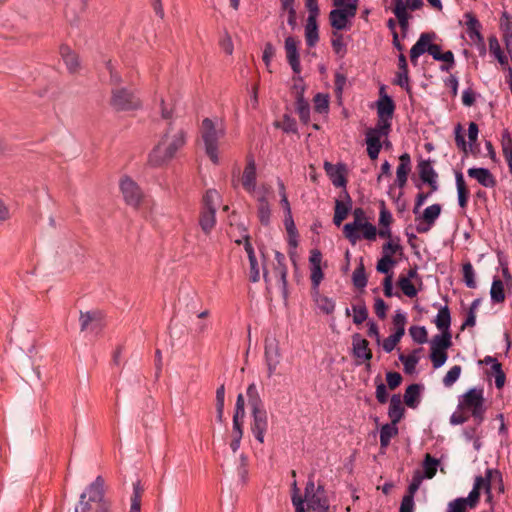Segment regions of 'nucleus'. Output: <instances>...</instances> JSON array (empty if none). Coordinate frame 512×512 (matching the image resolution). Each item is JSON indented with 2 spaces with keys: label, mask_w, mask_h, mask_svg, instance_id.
<instances>
[{
  "label": "nucleus",
  "mask_w": 512,
  "mask_h": 512,
  "mask_svg": "<svg viewBox=\"0 0 512 512\" xmlns=\"http://www.w3.org/2000/svg\"><path fill=\"white\" fill-rule=\"evenodd\" d=\"M74 512H111V501L105 497V480L102 476H97L87 486Z\"/></svg>",
  "instance_id": "f257e3e1"
},
{
  "label": "nucleus",
  "mask_w": 512,
  "mask_h": 512,
  "mask_svg": "<svg viewBox=\"0 0 512 512\" xmlns=\"http://www.w3.org/2000/svg\"><path fill=\"white\" fill-rule=\"evenodd\" d=\"M186 142V133L178 130L171 134V125L162 136L158 144L149 154L148 163L153 167H159L168 163L176 152L184 146Z\"/></svg>",
  "instance_id": "f03ea898"
},
{
  "label": "nucleus",
  "mask_w": 512,
  "mask_h": 512,
  "mask_svg": "<svg viewBox=\"0 0 512 512\" xmlns=\"http://www.w3.org/2000/svg\"><path fill=\"white\" fill-rule=\"evenodd\" d=\"M201 135L205 144L206 154L214 164H217L219 161L218 140L225 135L222 122H214L210 118L203 119Z\"/></svg>",
  "instance_id": "7ed1b4c3"
},
{
  "label": "nucleus",
  "mask_w": 512,
  "mask_h": 512,
  "mask_svg": "<svg viewBox=\"0 0 512 512\" xmlns=\"http://www.w3.org/2000/svg\"><path fill=\"white\" fill-rule=\"evenodd\" d=\"M333 5L336 8L329 14L331 26L337 31L348 29L350 19L357 13L358 0H333Z\"/></svg>",
  "instance_id": "20e7f679"
},
{
  "label": "nucleus",
  "mask_w": 512,
  "mask_h": 512,
  "mask_svg": "<svg viewBox=\"0 0 512 512\" xmlns=\"http://www.w3.org/2000/svg\"><path fill=\"white\" fill-rule=\"evenodd\" d=\"M484 401L483 390L471 388L461 396L458 408L471 411L476 423L481 424L484 421V414L486 411Z\"/></svg>",
  "instance_id": "39448f33"
},
{
  "label": "nucleus",
  "mask_w": 512,
  "mask_h": 512,
  "mask_svg": "<svg viewBox=\"0 0 512 512\" xmlns=\"http://www.w3.org/2000/svg\"><path fill=\"white\" fill-rule=\"evenodd\" d=\"M111 104L116 110H133L140 106L139 99L125 88L112 92Z\"/></svg>",
  "instance_id": "423d86ee"
},
{
  "label": "nucleus",
  "mask_w": 512,
  "mask_h": 512,
  "mask_svg": "<svg viewBox=\"0 0 512 512\" xmlns=\"http://www.w3.org/2000/svg\"><path fill=\"white\" fill-rule=\"evenodd\" d=\"M251 432L261 444L264 443L265 433L268 429V415L264 407L251 409Z\"/></svg>",
  "instance_id": "0eeeda50"
},
{
  "label": "nucleus",
  "mask_w": 512,
  "mask_h": 512,
  "mask_svg": "<svg viewBox=\"0 0 512 512\" xmlns=\"http://www.w3.org/2000/svg\"><path fill=\"white\" fill-rule=\"evenodd\" d=\"M265 362L267 365L268 377H272L280 363L281 353L279 343L275 337L265 339Z\"/></svg>",
  "instance_id": "6e6552de"
},
{
  "label": "nucleus",
  "mask_w": 512,
  "mask_h": 512,
  "mask_svg": "<svg viewBox=\"0 0 512 512\" xmlns=\"http://www.w3.org/2000/svg\"><path fill=\"white\" fill-rule=\"evenodd\" d=\"M125 202L133 207H138L143 199V192L136 182L129 177H124L120 182Z\"/></svg>",
  "instance_id": "1a4fd4ad"
},
{
  "label": "nucleus",
  "mask_w": 512,
  "mask_h": 512,
  "mask_svg": "<svg viewBox=\"0 0 512 512\" xmlns=\"http://www.w3.org/2000/svg\"><path fill=\"white\" fill-rule=\"evenodd\" d=\"M81 331L99 333L103 328V315L99 310L80 312L79 317Z\"/></svg>",
  "instance_id": "9d476101"
},
{
  "label": "nucleus",
  "mask_w": 512,
  "mask_h": 512,
  "mask_svg": "<svg viewBox=\"0 0 512 512\" xmlns=\"http://www.w3.org/2000/svg\"><path fill=\"white\" fill-rule=\"evenodd\" d=\"M353 222L346 223L343 227L344 236L351 242V244H356V242L360 239V234L358 230L364 225L366 221L365 212L362 208H356L353 211Z\"/></svg>",
  "instance_id": "9b49d317"
},
{
  "label": "nucleus",
  "mask_w": 512,
  "mask_h": 512,
  "mask_svg": "<svg viewBox=\"0 0 512 512\" xmlns=\"http://www.w3.org/2000/svg\"><path fill=\"white\" fill-rule=\"evenodd\" d=\"M436 38V34L434 32L431 33H422L418 38L417 42L412 46L410 50V61L416 66L418 64V58L424 53L429 52V46Z\"/></svg>",
  "instance_id": "f8f14e48"
},
{
  "label": "nucleus",
  "mask_w": 512,
  "mask_h": 512,
  "mask_svg": "<svg viewBox=\"0 0 512 512\" xmlns=\"http://www.w3.org/2000/svg\"><path fill=\"white\" fill-rule=\"evenodd\" d=\"M285 51L287 61L293 72L299 74L301 72V65L299 60L298 41L294 37L288 36L285 39Z\"/></svg>",
  "instance_id": "ddd939ff"
},
{
  "label": "nucleus",
  "mask_w": 512,
  "mask_h": 512,
  "mask_svg": "<svg viewBox=\"0 0 512 512\" xmlns=\"http://www.w3.org/2000/svg\"><path fill=\"white\" fill-rule=\"evenodd\" d=\"M241 181L243 188L248 193L256 192V164L253 157L247 159Z\"/></svg>",
  "instance_id": "4468645a"
},
{
  "label": "nucleus",
  "mask_w": 512,
  "mask_h": 512,
  "mask_svg": "<svg viewBox=\"0 0 512 512\" xmlns=\"http://www.w3.org/2000/svg\"><path fill=\"white\" fill-rule=\"evenodd\" d=\"M467 174L470 178L475 179L480 185L486 188H493L497 182L494 175L487 168H469Z\"/></svg>",
  "instance_id": "2eb2a0df"
},
{
  "label": "nucleus",
  "mask_w": 512,
  "mask_h": 512,
  "mask_svg": "<svg viewBox=\"0 0 512 512\" xmlns=\"http://www.w3.org/2000/svg\"><path fill=\"white\" fill-rule=\"evenodd\" d=\"M419 176L424 183L430 185L432 191H436L438 189L437 185V173L432 167V163L430 160H421L418 163Z\"/></svg>",
  "instance_id": "dca6fc26"
},
{
  "label": "nucleus",
  "mask_w": 512,
  "mask_h": 512,
  "mask_svg": "<svg viewBox=\"0 0 512 512\" xmlns=\"http://www.w3.org/2000/svg\"><path fill=\"white\" fill-rule=\"evenodd\" d=\"M344 198L342 200L335 201V212L333 222L336 226H340L341 223L346 219L349 211L352 208V200L348 192L344 190Z\"/></svg>",
  "instance_id": "f3484780"
},
{
  "label": "nucleus",
  "mask_w": 512,
  "mask_h": 512,
  "mask_svg": "<svg viewBox=\"0 0 512 512\" xmlns=\"http://www.w3.org/2000/svg\"><path fill=\"white\" fill-rule=\"evenodd\" d=\"M369 343L359 333L352 336L353 355L364 361L372 359V352L368 347Z\"/></svg>",
  "instance_id": "a211bd4d"
},
{
  "label": "nucleus",
  "mask_w": 512,
  "mask_h": 512,
  "mask_svg": "<svg viewBox=\"0 0 512 512\" xmlns=\"http://www.w3.org/2000/svg\"><path fill=\"white\" fill-rule=\"evenodd\" d=\"M399 165L396 170V184L403 188L407 183L408 174L411 171V158L408 153H403L399 157Z\"/></svg>",
  "instance_id": "6ab92c4d"
},
{
  "label": "nucleus",
  "mask_w": 512,
  "mask_h": 512,
  "mask_svg": "<svg viewBox=\"0 0 512 512\" xmlns=\"http://www.w3.org/2000/svg\"><path fill=\"white\" fill-rule=\"evenodd\" d=\"M464 17L466 19L467 34L469 38L475 43H482L483 36L480 32L482 25L479 20L471 12L465 13Z\"/></svg>",
  "instance_id": "aec40b11"
},
{
  "label": "nucleus",
  "mask_w": 512,
  "mask_h": 512,
  "mask_svg": "<svg viewBox=\"0 0 512 512\" xmlns=\"http://www.w3.org/2000/svg\"><path fill=\"white\" fill-rule=\"evenodd\" d=\"M395 103L390 96L383 94L377 101V117L392 121Z\"/></svg>",
  "instance_id": "412c9836"
},
{
  "label": "nucleus",
  "mask_w": 512,
  "mask_h": 512,
  "mask_svg": "<svg viewBox=\"0 0 512 512\" xmlns=\"http://www.w3.org/2000/svg\"><path fill=\"white\" fill-rule=\"evenodd\" d=\"M60 55L69 73L74 74L78 72L80 68L79 57L74 51L71 50L70 47L62 45L60 47Z\"/></svg>",
  "instance_id": "4be33fe9"
},
{
  "label": "nucleus",
  "mask_w": 512,
  "mask_h": 512,
  "mask_svg": "<svg viewBox=\"0 0 512 512\" xmlns=\"http://www.w3.org/2000/svg\"><path fill=\"white\" fill-rule=\"evenodd\" d=\"M326 173L329 175L332 183L336 187H345L346 186V178H345V169L343 166H335L331 163L326 162L325 165Z\"/></svg>",
  "instance_id": "5701e85b"
},
{
  "label": "nucleus",
  "mask_w": 512,
  "mask_h": 512,
  "mask_svg": "<svg viewBox=\"0 0 512 512\" xmlns=\"http://www.w3.org/2000/svg\"><path fill=\"white\" fill-rule=\"evenodd\" d=\"M484 483H489L490 487H495L498 493L502 494L505 491L503 477L498 469L487 468L485 476H483Z\"/></svg>",
  "instance_id": "b1692460"
},
{
  "label": "nucleus",
  "mask_w": 512,
  "mask_h": 512,
  "mask_svg": "<svg viewBox=\"0 0 512 512\" xmlns=\"http://www.w3.org/2000/svg\"><path fill=\"white\" fill-rule=\"evenodd\" d=\"M309 509L315 512H329V502L326 494L315 493L306 498Z\"/></svg>",
  "instance_id": "393cba45"
},
{
  "label": "nucleus",
  "mask_w": 512,
  "mask_h": 512,
  "mask_svg": "<svg viewBox=\"0 0 512 512\" xmlns=\"http://www.w3.org/2000/svg\"><path fill=\"white\" fill-rule=\"evenodd\" d=\"M404 407L399 395H393L390 399L388 416L394 423H399L404 416Z\"/></svg>",
  "instance_id": "a878e982"
},
{
  "label": "nucleus",
  "mask_w": 512,
  "mask_h": 512,
  "mask_svg": "<svg viewBox=\"0 0 512 512\" xmlns=\"http://www.w3.org/2000/svg\"><path fill=\"white\" fill-rule=\"evenodd\" d=\"M455 180H456L458 204L462 209H465L467 207V203H468L469 190L466 186L463 174L461 172H456Z\"/></svg>",
  "instance_id": "bb28decb"
},
{
  "label": "nucleus",
  "mask_w": 512,
  "mask_h": 512,
  "mask_svg": "<svg viewBox=\"0 0 512 512\" xmlns=\"http://www.w3.org/2000/svg\"><path fill=\"white\" fill-rule=\"evenodd\" d=\"M216 224V211L201 210L199 216V225L201 230L206 234H210Z\"/></svg>",
  "instance_id": "cd10ccee"
},
{
  "label": "nucleus",
  "mask_w": 512,
  "mask_h": 512,
  "mask_svg": "<svg viewBox=\"0 0 512 512\" xmlns=\"http://www.w3.org/2000/svg\"><path fill=\"white\" fill-rule=\"evenodd\" d=\"M305 38L309 47H314L319 40L317 19H314L313 16L307 18Z\"/></svg>",
  "instance_id": "c85d7f7f"
},
{
  "label": "nucleus",
  "mask_w": 512,
  "mask_h": 512,
  "mask_svg": "<svg viewBox=\"0 0 512 512\" xmlns=\"http://www.w3.org/2000/svg\"><path fill=\"white\" fill-rule=\"evenodd\" d=\"M430 349L446 351L452 346V335L450 331L441 332L435 335L430 341Z\"/></svg>",
  "instance_id": "c756f323"
},
{
  "label": "nucleus",
  "mask_w": 512,
  "mask_h": 512,
  "mask_svg": "<svg viewBox=\"0 0 512 512\" xmlns=\"http://www.w3.org/2000/svg\"><path fill=\"white\" fill-rule=\"evenodd\" d=\"M391 130V120L377 118L375 127L369 128L366 131V136H373L381 139V137H387Z\"/></svg>",
  "instance_id": "7c9ffc66"
},
{
  "label": "nucleus",
  "mask_w": 512,
  "mask_h": 512,
  "mask_svg": "<svg viewBox=\"0 0 512 512\" xmlns=\"http://www.w3.org/2000/svg\"><path fill=\"white\" fill-rule=\"evenodd\" d=\"M394 7L393 13L395 14L399 25L403 32H406L409 27V14L405 11V7L403 5V0H393Z\"/></svg>",
  "instance_id": "2f4dec72"
},
{
  "label": "nucleus",
  "mask_w": 512,
  "mask_h": 512,
  "mask_svg": "<svg viewBox=\"0 0 512 512\" xmlns=\"http://www.w3.org/2000/svg\"><path fill=\"white\" fill-rule=\"evenodd\" d=\"M398 423L384 424L380 429V445L381 448H386L390 444L391 439L398 434Z\"/></svg>",
  "instance_id": "473e14b6"
},
{
  "label": "nucleus",
  "mask_w": 512,
  "mask_h": 512,
  "mask_svg": "<svg viewBox=\"0 0 512 512\" xmlns=\"http://www.w3.org/2000/svg\"><path fill=\"white\" fill-rule=\"evenodd\" d=\"M258 201V218L263 225L270 223L271 210L265 192L257 197Z\"/></svg>",
  "instance_id": "72a5a7b5"
},
{
  "label": "nucleus",
  "mask_w": 512,
  "mask_h": 512,
  "mask_svg": "<svg viewBox=\"0 0 512 512\" xmlns=\"http://www.w3.org/2000/svg\"><path fill=\"white\" fill-rule=\"evenodd\" d=\"M484 484L483 476L475 477L472 490L468 497L464 498L470 508H475L477 506L480 498V490L483 489Z\"/></svg>",
  "instance_id": "f704fd0d"
},
{
  "label": "nucleus",
  "mask_w": 512,
  "mask_h": 512,
  "mask_svg": "<svg viewBox=\"0 0 512 512\" xmlns=\"http://www.w3.org/2000/svg\"><path fill=\"white\" fill-rule=\"evenodd\" d=\"M436 327L441 331H450L451 315L447 305L441 307L435 319Z\"/></svg>",
  "instance_id": "c9c22d12"
},
{
  "label": "nucleus",
  "mask_w": 512,
  "mask_h": 512,
  "mask_svg": "<svg viewBox=\"0 0 512 512\" xmlns=\"http://www.w3.org/2000/svg\"><path fill=\"white\" fill-rule=\"evenodd\" d=\"M421 385L411 384L409 385L404 394V402L410 408H416L418 406V399L420 397Z\"/></svg>",
  "instance_id": "e433bc0d"
},
{
  "label": "nucleus",
  "mask_w": 512,
  "mask_h": 512,
  "mask_svg": "<svg viewBox=\"0 0 512 512\" xmlns=\"http://www.w3.org/2000/svg\"><path fill=\"white\" fill-rule=\"evenodd\" d=\"M489 51L502 66H508V59L504 55L500 43L495 35L489 37Z\"/></svg>",
  "instance_id": "4c0bfd02"
},
{
  "label": "nucleus",
  "mask_w": 512,
  "mask_h": 512,
  "mask_svg": "<svg viewBox=\"0 0 512 512\" xmlns=\"http://www.w3.org/2000/svg\"><path fill=\"white\" fill-rule=\"evenodd\" d=\"M421 349H416L413 351V353L409 354V355H404V354H400L399 355V360L403 363L404 365V371L408 374H412L415 369H416V365L418 364L419 362V357L416 355Z\"/></svg>",
  "instance_id": "58836bf2"
},
{
  "label": "nucleus",
  "mask_w": 512,
  "mask_h": 512,
  "mask_svg": "<svg viewBox=\"0 0 512 512\" xmlns=\"http://www.w3.org/2000/svg\"><path fill=\"white\" fill-rule=\"evenodd\" d=\"M273 270L275 273V276L279 278V283L283 292L284 297L287 296V275H288V269L286 266V263H274Z\"/></svg>",
  "instance_id": "ea45409f"
},
{
  "label": "nucleus",
  "mask_w": 512,
  "mask_h": 512,
  "mask_svg": "<svg viewBox=\"0 0 512 512\" xmlns=\"http://www.w3.org/2000/svg\"><path fill=\"white\" fill-rule=\"evenodd\" d=\"M295 108L300 117V120L304 124H308L310 120V106L308 101L304 97L299 95L295 102Z\"/></svg>",
  "instance_id": "a19ab883"
},
{
  "label": "nucleus",
  "mask_w": 512,
  "mask_h": 512,
  "mask_svg": "<svg viewBox=\"0 0 512 512\" xmlns=\"http://www.w3.org/2000/svg\"><path fill=\"white\" fill-rule=\"evenodd\" d=\"M439 465V460L432 457L430 454H426L423 460V469H424V478L432 479L437 472V466Z\"/></svg>",
  "instance_id": "79ce46f5"
},
{
  "label": "nucleus",
  "mask_w": 512,
  "mask_h": 512,
  "mask_svg": "<svg viewBox=\"0 0 512 512\" xmlns=\"http://www.w3.org/2000/svg\"><path fill=\"white\" fill-rule=\"evenodd\" d=\"M490 296L494 303H501L505 300L504 284L500 279L494 278L490 289Z\"/></svg>",
  "instance_id": "37998d69"
},
{
  "label": "nucleus",
  "mask_w": 512,
  "mask_h": 512,
  "mask_svg": "<svg viewBox=\"0 0 512 512\" xmlns=\"http://www.w3.org/2000/svg\"><path fill=\"white\" fill-rule=\"evenodd\" d=\"M224 401L225 386L222 384L216 390V419L220 423L224 421Z\"/></svg>",
  "instance_id": "c03bdc74"
},
{
  "label": "nucleus",
  "mask_w": 512,
  "mask_h": 512,
  "mask_svg": "<svg viewBox=\"0 0 512 512\" xmlns=\"http://www.w3.org/2000/svg\"><path fill=\"white\" fill-rule=\"evenodd\" d=\"M366 144L368 156L372 160L377 159L382 148L381 139L373 136H366Z\"/></svg>",
  "instance_id": "a18cd8bd"
},
{
  "label": "nucleus",
  "mask_w": 512,
  "mask_h": 512,
  "mask_svg": "<svg viewBox=\"0 0 512 512\" xmlns=\"http://www.w3.org/2000/svg\"><path fill=\"white\" fill-rule=\"evenodd\" d=\"M441 213V205L440 204H432L428 206L423 214H422V220L426 224L434 225L435 221L439 217Z\"/></svg>",
  "instance_id": "49530a36"
},
{
  "label": "nucleus",
  "mask_w": 512,
  "mask_h": 512,
  "mask_svg": "<svg viewBox=\"0 0 512 512\" xmlns=\"http://www.w3.org/2000/svg\"><path fill=\"white\" fill-rule=\"evenodd\" d=\"M463 281L468 288L474 289L477 284L475 281V271L470 262H466L462 266Z\"/></svg>",
  "instance_id": "de8ad7c7"
},
{
  "label": "nucleus",
  "mask_w": 512,
  "mask_h": 512,
  "mask_svg": "<svg viewBox=\"0 0 512 512\" xmlns=\"http://www.w3.org/2000/svg\"><path fill=\"white\" fill-rule=\"evenodd\" d=\"M352 281L356 288L363 289L367 285V277L363 263L354 270Z\"/></svg>",
  "instance_id": "09e8293b"
},
{
  "label": "nucleus",
  "mask_w": 512,
  "mask_h": 512,
  "mask_svg": "<svg viewBox=\"0 0 512 512\" xmlns=\"http://www.w3.org/2000/svg\"><path fill=\"white\" fill-rule=\"evenodd\" d=\"M399 288L403 292L404 295H406L409 298H414L417 296V289L412 284L411 280L409 278H405L404 276H400L397 282Z\"/></svg>",
  "instance_id": "8fccbe9b"
},
{
  "label": "nucleus",
  "mask_w": 512,
  "mask_h": 512,
  "mask_svg": "<svg viewBox=\"0 0 512 512\" xmlns=\"http://www.w3.org/2000/svg\"><path fill=\"white\" fill-rule=\"evenodd\" d=\"M218 200H219L218 192L216 190H208L203 197L202 210L216 211Z\"/></svg>",
  "instance_id": "3c124183"
},
{
  "label": "nucleus",
  "mask_w": 512,
  "mask_h": 512,
  "mask_svg": "<svg viewBox=\"0 0 512 512\" xmlns=\"http://www.w3.org/2000/svg\"><path fill=\"white\" fill-rule=\"evenodd\" d=\"M248 405L250 409L263 407L262 400L258 394L256 385L250 384L247 388Z\"/></svg>",
  "instance_id": "603ef678"
},
{
  "label": "nucleus",
  "mask_w": 512,
  "mask_h": 512,
  "mask_svg": "<svg viewBox=\"0 0 512 512\" xmlns=\"http://www.w3.org/2000/svg\"><path fill=\"white\" fill-rule=\"evenodd\" d=\"M317 307L325 314L333 313L335 302L326 296L318 295L315 299Z\"/></svg>",
  "instance_id": "864d4df0"
},
{
  "label": "nucleus",
  "mask_w": 512,
  "mask_h": 512,
  "mask_svg": "<svg viewBox=\"0 0 512 512\" xmlns=\"http://www.w3.org/2000/svg\"><path fill=\"white\" fill-rule=\"evenodd\" d=\"M409 334L413 341L418 344H424L427 342V330L424 326H411L409 328Z\"/></svg>",
  "instance_id": "5fc2aeb1"
},
{
  "label": "nucleus",
  "mask_w": 512,
  "mask_h": 512,
  "mask_svg": "<svg viewBox=\"0 0 512 512\" xmlns=\"http://www.w3.org/2000/svg\"><path fill=\"white\" fill-rule=\"evenodd\" d=\"M396 264V261L391 257L390 254L386 253L382 258L377 262L376 270L379 273L389 275L390 269L392 266Z\"/></svg>",
  "instance_id": "6e6d98bb"
},
{
  "label": "nucleus",
  "mask_w": 512,
  "mask_h": 512,
  "mask_svg": "<svg viewBox=\"0 0 512 512\" xmlns=\"http://www.w3.org/2000/svg\"><path fill=\"white\" fill-rule=\"evenodd\" d=\"M329 108V98L328 95L317 93L314 97V109L316 112L322 114L327 113Z\"/></svg>",
  "instance_id": "4d7b16f0"
},
{
  "label": "nucleus",
  "mask_w": 512,
  "mask_h": 512,
  "mask_svg": "<svg viewBox=\"0 0 512 512\" xmlns=\"http://www.w3.org/2000/svg\"><path fill=\"white\" fill-rule=\"evenodd\" d=\"M331 45H332L334 52L337 55H340V56L345 55L347 49H346L345 43L343 42L342 34H340L338 32H333V38L331 40Z\"/></svg>",
  "instance_id": "13d9d810"
},
{
  "label": "nucleus",
  "mask_w": 512,
  "mask_h": 512,
  "mask_svg": "<svg viewBox=\"0 0 512 512\" xmlns=\"http://www.w3.org/2000/svg\"><path fill=\"white\" fill-rule=\"evenodd\" d=\"M143 488L139 481L133 484V495L131 497L130 510H141V495Z\"/></svg>",
  "instance_id": "bf43d9fd"
},
{
  "label": "nucleus",
  "mask_w": 512,
  "mask_h": 512,
  "mask_svg": "<svg viewBox=\"0 0 512 512\" xmlns=\"http://www.w3.org/2000/svg\"><path fill=\"white\" fill-rule=\"evenodd\" d=\"M462 368L459 365L453 366L444 376L443 384L445 387H451L460 377Z\"/></svg>",
  "instance_id": "052dcab7"
},
{
  "label": "nucleus",
  "mask_w": 512,
  "mask_h": 512,
  "mask_svg": "<svg viewBox=\"0 0 512 512\" xmlns=\"http://www.w3.org/2000/svg\"><path fill=\"white\" fill-rule=\"evenodd\" d=\"M352 310L354 312L353 322L356 325L362 324L368 318V310L364 304L353 305Z\"/></svg>",
  "instance_id": "680f3d73"
},
{
  "label": "nucleus",
  "mask_w": 512,
  "mask_h": 512,
  "mask_svg": "<svg viewBox=\"0 0 512 512\" xmlns=\"http://www.w3.org/2000/svg\"><path fill=\"white\" fill-rule=\"evenodd\" d=\"M448 358L446 351L431 349L430 359L435 369L443 366Z\"/></svg>",
  "instance_id": "e2e57ef3"
},
{
  "label": "nucleus",
  "mask_w": 512,
  "mask_h": 512,
  "mask_svg": "<svg viewBox=\"0 0 512 512\" xmlns=\"http://www.w3.org/2000/svg\"><path fill=\"white\" fill-rule=\"evenodd\" d=\"M424 476L420 471H415L411 480V483L408 486V493L405 496H411L414 499L415 493L418 491Z\"/></svg>",
  "instance_id": "0e129e2a"
},
{
  "label": "nucleus",
  "mask_w": 512,
  "mask_h": 512,
  "mask_svg": "<svg viewBox=\"0 0 512 512\" xmlns=\"http://www.w3.org/2000/svg\"><path fill=\"white\" fill-rule=\"evenodd\" d=\"M437 61H442L445 64L441 65L440 69L443 72H448L455 64L454 54L452 51L442 52Z\"/></svg>",
  "instance_id": "69168bd1"
},
{
  "label": "nucleus",
  "mask_w": 512,
  "mask_h": 512,
  "mask_svg": "<svg viewBox=\"0 0 512 512\" xmlns=\"http://www.w3.org/2000/svg\"><path fill=\"white\" fill-rule=\"evenodd\" d=\"M280 127L286 133H297L298 131L296 120L288 114H285L283 116V120Z\"/></svg>",
  "instance_id": "338daca9"
},
{
  "label": "nucleus",
  "mask_w": 512,
  "mask_h": 512,
  "mask_svg": "<svg viewBox=\"0 0 512 512\" xmlns=\"http://www.w3.org/2000/svg\"><path fill=\"white\" fill-rule=\"evenodd\" d=\"M467 507L469 506L464 498H457L449 502L447 512H466Z\"/></svg>",
  "instance_id": "774afa93"
}]
</instances>
